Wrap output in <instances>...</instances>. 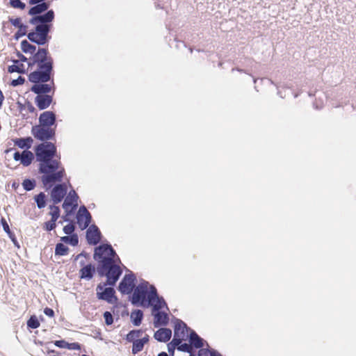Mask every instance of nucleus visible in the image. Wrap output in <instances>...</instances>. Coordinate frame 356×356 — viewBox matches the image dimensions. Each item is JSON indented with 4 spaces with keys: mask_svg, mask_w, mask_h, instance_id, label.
I'll return each instance as SVG.
<instances>
[{
    "mask_svg": "<svg viewBox=\"0 0 356 356\" xmlns=\"http://www.w3.org/2000/svg\"><path fill=\"white\" fill-rule=\"evenodd\" d=\"M53 58L44 48H38L36 54L29 58V67L37 65V70L29 75V81L35 83L31 90L38 95H47L51 90V86L46 83L51 79Z\"/></svg>",
    "mask_w": 356,
    "mask_h": 356,
    "instance_id": "1",
    "label": "nucleus"
},
{
    "mask_svg": "<svg viewBox=\"0 0 356 356\" xmlns=\"http://www.w3.org/2000/svg\"><path fill=\"white\" fill-rule=\"evenodd\" d=\"M60 162L56 159H50L40 162L39 172L43 174L41 181L44 186L56 182H60L65 175V169L60 168Z\"/></svg>",
    "mask_w": 356,
    "mask_h": 356,
    "instance_id": "2",
    "label": "nucleus"
},
{
    "mask_svg": "<svg viewBox=\"0 0 356 356\" xmlns=\"http://www.w3.org/2000/svg\"><path fill=\"white\" fill-rule=\"evenodd\" d=\"M115 263V261L110 262L109 260L105 259L104 264L97 268L99 275L106 277L107 280L104 283L109 286H114L122 273L120 267Z\"/></svg>",
    "mask_w": 356,
    "mask_h": 356,
    "instance_id": "3",
    "label": "nucleus"
},
{
    "mask_svg": "<svg viewBox=\"0 0 356 356\" xmlns=\"http://www.w3.org/2000/svg\"><path fill=\"white\" fill-rule=\"evenodd\" d=\"M150 284L148 282L143 280L134 289L132 297L131 304L134 306L146 307L148 302V294Z\"/></svg>",
    "mask_w": 356,
    "mask_h": 356,
    "instance_id": "4",
    "label": "nucleus"
},
{
    "mask_svg": "<svg viewBox=\"0 0 356 356\" xmlns=\"http://www.w3.org/2000/svg\"><path fill=\"white\" fill-rule=\"evenodd\" d=\"M35 30L27 34L28 39L38 45L46 44L50 39V26L35 24Z\"/></svg>",
    "mask_w": 356,
    "mask_h": 356,
    "instance_id": "5",
    "label": "nucleus"
},
{
    "mask_svg": "<svg viewBox=\"0 0 356 356\" xmlns=\"http://www.w3.org/2000/svg\"><path fill=\"white\" fill-rule=\"evenodd\" d=\"M35 152L37 161L40 162L53 159L56 153V147L51 142H44L37 145Z\"/></svg>",
    "mask_w": 356,
    "mask_h": 356,
    "instance_id": "6",
    "label": "nucleus"
},
{
    "mask_svg": "<svg viewBox=\"0 0 356 356\" xmlns=\"http://www.w3.org/2000/svg\"><path fill=\"white\" fill-rule=\"evenodd\" d=\"M115 257L119 260L115 251L111 245H100L95 250L94 259L99 261V265L103 264L105 259L109 260L110 262L115 261Z\"/></svg>",
    "mask_w": 356,
    "mask_h": 356,
    "instance_id": "7",
    "label": "nucleus"
},
{
    "mask_svg": "<svg viewBox=\"0 0 356 356\" xmlns=\"http://www.w3.org/2000/svg\"><path fill=\"white\" fill-rule=\"evenodd\" d=\"M31 134L37 140L44 143L54 138L56 131L52 127L39 124L32 127Z\"/></svg>",
    "mask_w": 356,
    "mask_h": 356,
    "instance_id": "8",
    "label": "nucleus"
},
{
    "mask_svg": "<svg viewBox=\"0 0 356 356\" xmlns=\"http://www.w3.org/2000/svg\"><path fill=\"white\" fill-rule=\"evenodd\" d=\"M107 285L104 282L97 286V298L110 304L115 303L118 301V298L115 296V291L113 287H106Z\"/></svg>",
    "mask_w": 356,
    "mask_h": 356,
    "instance_id": "9",
    "label": "nucleus"
},
{
    "mask_svg": "<svg viewBox=\"0 0 356 356\" xmlns=\"http://www.w3.org/2000/svg\"><path fill=\"white\" fill-rule=\"evenodd\" d=\"M152 307V312H160L167 305L163 297L158 295L157 290L154 286H150L148 294V302L146 307Z\"/></svg>",
    "mask_w": 356,
    "mask_h": 356,
    "instance_id": "10",
    "label": "nucleus"
},
{
    "mask_svg": "<svg viewBox=\"0 0 356 356\" xmlns=\"http://www.w3.org/2000/svg\"><path fill=\"white\" fill-rule=\"evenodd\" d=\"M192 330L186 324L180 319H175L174 327V338L173 343H179L180 340L187 339L189 334Z\"/></svg>",
    "mask_w": 356,
    "mask_h": 356,
    "instance_id": "11",
    "label": "nucleus"
},
{
    "mask_svg": "<svg viewBox=\"0 0 356 356\" xmlns=\"http://www.w3.org/2000/svg\"><path fill=\"white\" fill-rule=\"evenodd\" d=\"M135 281L136 276L131 271H129V273L126 274L120 281L118 290L122 294H130L135 287Z\"/></svg>",
    "mask_w": 356,
    "mask_h": 356,
    "instance_id": "12",
    "label": "nucleus"
},
{
    "mask_svg": "<svg viewBox=\"0 0 356 356\" xmlns=\"http://www.w3.org/2000/svg\"><path fill=\"white\" fill-rule=\"evenodd\" d=\"M54 19V12L53 10H47V13L42 15H36L35 17H32L30 19L29 22L31 24H38V25H47L50 26V29L51 28V22Z\"/></svg>",
    "mask_w": 356,
    "mask_h": 356,
    "instance_id": "13",
    "label": "nucleus"
},
{
    "mask_svg": "<svg viewBox=\"0 0 356 356\" xmlns=\"http://www.w3.org/2000/svg\"><path fill=\"white\" fill-rule=\"evenodd\" d=\"M76 220L81 229H86L91 222L92 216L85 206H81L76 214Z\"/></svg>",
    "mask_w": 356,
    "mask_h": 356,
    "instance_id": "14",
    "label": "nucleus"
},
{
    "mask_svg": "<svg viewBox=\"0 0 356 356\" xmlns=\"http://www.w3.org/2000/svg\"><path fill=\"white\" fill-rule=\"evenodd\" d=\"M86 239L90 245H95L101 240V232L99 228L92 225L88 229L86 232Z\"/></svg>",
    "mask_w": 356,
    "mask_h": 356,
    "instance_id": "15",
    "label": "nucleus"
},
{
    "mask_svg": "<svg viewBox=\"0 0 356 356\" xmlns=\"http://www.w3.org/2000/svg\"><path fill=\"white\" fill-rule=\"evenodd\" d=\"M67 193V188L65 184L56 185L51 193V197L54 204H58L62 201Z\"/></svg>",
    "mask_w": 356,
    "mask_h": 356,
    "instance_id": "16",
    "label": "nucleus"
},
{
    "mask_svg": "<svg viewBox=\"0 0 356 356\" xmlns=\"http://www.w3.org/2000/svg\"><path fill=\"white\" fill-rule=\"evenodd\" d=\"M79 196L75 191L72 190L69 192L63 204V208L67 211L70 207H72L71 211L75 210L78 207Z\"/></svg>",
    "mask_w": 356,
    "mask_h": 356,
    "instance_id": "17",
    "label": "nucleus"
},
{
    "mask_svg": "<svg viewBox=\"0 0 356 356\" xmlns=\"http://www.w3.org/2000/svg\"><path fill=\"white\" fill-rule=\"evenodd\" d=\"M56 121V114L52 111H44L39 117V124L51 127Z\"/></svg>",
    "mask_w": 356,
    "mask_h": 356,
    "instance_id": "18",
    "label": "nucleus"
},
{
    "mask_svg": "<svg viewBox=\"0 0 356 356\" xmlns=\"http://www.w3.org/2000/svg\"><path fill=\"white\" fill-rule=\"evenodd\" d=\"M152 315L154 317V325L155 327H159L160 326H165L168 325L169 318L166 313L161 312H152Z\"/></svg>",
    "mask_w": 356,
    "mask_h": 356,
    "instance_id": "19",
    "label": "nucleus"
},
{
    "mask_svg": "<svg viewBox=\"0 0 356 356\" xmlns=\"http://www.w3.org/2000/svg\"><path fill=\"white\" fill-rule=\"evenodd\" d=\"M52 102V97L49 95H37L35 103L40 110H44L49 106Z\"/></svg>",
    "mask_w": 356,
    "mask_h": 356,
    "instance_id": "20",
    "label": "nucleus"
},
{
    "mask_svg": "<svg viewBox=\"0 0 356 356\" xmlns=\"http://www.w3.org/2000/svg\"><path fill=\"white\" fill-rule=\"evenodd\" d=\"M187 339H188L190 345L195 348H201L204 346V339L194 330H191Z\"/></svg>",
    "mask_w": 356,
    "mask_h": 356,
    "instance_id": "21",
    "label": "nucleus"
},
{
    "mask_svg": "<svg viewBox=\"0 0 356 356\" xmlns=\"http://www.w3.org/2000/svg\"><path fill=\"white\" fill-rule=\"evenodd\" d=\"M172 336V331L169 328H161L154 333V338L160 342H166L170 340Z\"/></svg>",
    "mask_w": 356,
    "mask_h": 356,
    "instance_id": "22",
    "label": "nucleus"
},
{
    "mask_svg": "<svg viewBox=\"0 0 356 356\" xmlns=\"http://www.w3.org/2000/svg\"><path fill=\"white\" fill-rule=\"evenodd\" d=\"M14 145L21 149H26L28 150L32 146L33 140L31 137L28 136L26 138H17L13 140Z\"/></svg>",
    "mask_w": 356,
    "mask_h": 356,
    "instance_id": "23",
    "label": "nucleus"
},
{
    "mask_svg": "<svg viewBox=\"0 0 356 356\" xmlns=\"http://www.w3.org/2000/svg\"><path fill=\"white\" fill-rule=\"evenodd\" d=\"M95 272V268L92 264H87L81 268L79 270L80 278L90 280L93 277Z\"/></svg>",
    "mask_w": 356,
    "mask_h": 356,
    "instance_id": "24",
    "label": "nucleus"
},
{
    "mask_svg": "<svg viewBox=\"0 0 356 356\" xmlns=\"http://www.w3.org/2000/svg\"><path fill=\"white\" fill-rule=\"evenodd\" d=\"M49 3L48 2H42L41 3L35 5L31 7L29 10V15L35 17L36 15H40L42 13L45 12L49 8Z\"/></svg>",
    "mask_w": 356,
    "mask_h": 356,
    "instance_id": "25",
    "label": "nucleus"
},
{
    "mask_svg": "<svg viewBox=\"0 0 356 356\" xmlns=\"http://www.w3.org/2000/svg\"><path fill=\"white\" fill-rule=\"evenodd\" d=\"M148 341L149 336L147 334H146L142 339L134 341L133 342L132 353L135 355L140 352L143 349L144 345L147 343Z\"/></svg>",
    "mask_w": 356,
    "mask_h": 356,
    "instance_id": "26",
    "label": "nucleus"
},
{
    "mask_svg": "<svg viewBox=\"0 0 356 356\" xmlns=\"http://www.w3.org/2000/svg\"><path fill=\"white\" fill-rule=\"evenodd\" d=\"M12 61L14 63V64L8 66V72L9 73H13V72H17L19 74H25L26 73V70H25L24 64H22V63L19 64V60H13Z\"/></svg>",
    "mask_w": 356,
    "mask_h": 356,
    "instance_id": "27",
    "label": "nucleus"
},
{
    "mask_svg": "<svg viewBox=\"0 0 356 356\" xmlns=\"http://www.w3.org/2000/svg\"><path fill=\"white\" fill-rule=\"evenodd\" d=\"M54 344L59 348H67L69 350H79L80 345L78 343H68L64 340H58L54 342Z\"/></svg>",
    "mask_w": 356,
    "mask_h": 356,
    "instance_id": "28",
    "label": "nucleus"
},
{
    "mask_svg": "<svg viewBox=\"0 0 356 356\" xmlns=\"http://www.w3.org/2000/svg\"><path fill=\"white\" fill-rule=\"evenodd\" d=\"M143 318V312L140 309H135L131 314V319L133 324L139 326Z\"/></svg>",
    "mask_w": 356,
    "mask_h": 356,
    "instance_id": "29",
    "label": "nucleus"
},
{
    "mask_svg": "<svg viewBox=\"0 0 356 356\" xmlns=\"http://www.w3.org/2000/svg\"><path fill=\"white\" fill-rule=\"evenodd\" d=\"M34 159L33 154L29 150H24L22 152V159L20 163L24 166H29L33 161Z\"/></svg>",
    "mask_w": 356,
    "mask_h": 356,
    "instance_id": "30",
    "label": "nucleus"
},
{
    "mask_svg": "<svg viewBox=\"0 0 356 356\" xmlns=\"http://www.w3.org/2000/svg\"><path fill=\"white\" fill-rule=\"evenodd\" d=\"M21 48L23 52L26 54H31L33 56L36 54L35 53L36 50V47L30 44L26 40H24L21 42Z\"/></svg>",
    "mask_w": 356,
    "mask_h": 356,
    "instance_id": "31",
    "label": "nucleus"
},
{
    "mask_svg": "<svg viewBox=\"0 0 356 356\" xmlns=\"http://www.w3.org/2000/svg\"><path fill=\"white\" fill-rule=\"evenodd\" d=\"M60 241L65 243L70 244L72 246H76L78 245L79 238H78L77 234H72V235L62 236L60 238Z\"/></svg>",
    "mask_w": 356,
    "mask_h": 356,
    "instance_id": "32",
    "label": "nucleus"
},
{
    "mask_svg": "<svg viewBox=\"0 0 356 356\" xmlns=\"http://www.w3.org/2000/svg\"><path fill=\"white\" fill-rule=\"evenodd\" d=\"M34 200L37 204L38 209H42L46 206V195L43 192H40L39 194L34 197Z\"/></svg>",
    "mask_w": 356,
    "mask_h": 356,
    "instance_id": "33",
    "label": "nucleus"
},
{
    "mask_svg": "<svg viewBox=\"0 0 356 356\" xmlns=\"http://www.w3.org/2000/svg\"><path fill=\"white\" fill-rule=\"evenodd\" d=\"M69 248L62 243H58L56 245L55 254L58 256H64L67 254Z\"/></svg>",
    "mask_w": 356,
    "mask_h": 356,
    "instance_id": "34",
    "label": "nucleus"
},
{
    "mask_svg": "<svg viewBox=\"0 0 356 356\" xmlns=\"http://www.w3.org/2000/svg\"><path fill=\"white\" fill-rule=\"evenodd\" d=\"M142 334V331L138 330H131L130 331L127 337H126V339L129 341V342H134V341H136L138 340L140 336Z\"/></svg>",
    "mask_w": 356,
    "mask_h": 356,
    "instance_id": "35",
    "label": "nucleus"
},
{
    "mask_svg": "<svg viewBox=\"0 0 356 356\" xmlns=\"http://www.w3.org/2000/svg\"><path fill=\"white\" fill-rule=\"evenodd\" d=\"M22 186L25 191H30L35 187V181L34 179H26L23 181Z\"/></svg>",
    "mask_w": 356,
    "mask_h": 356,
    "instance_id": "36",
    "label": "nucleus"
},
{
    "mask_svg": "<svg viewBox=\"0 0 356 356\" xmlns=\"http://www.w3.org/2000/svg\"><path fill=\"white\" fill-rule=\"evenodd\" d=\"M183 340H180L179 343H174L175 346H177V348L179 351L186 352V353H191V346L190 343H182Z\"/></svg>",
    "mask_w": 356,
    "mask_h": 356,
    "instance_id": "37",
    "label": "nucleus"
},
{
    "mask_svg": "<svg viewBox=\"0 0 356 356\" xmlns=\"http://www.w3.org/2000/svg\"><path fill=\"white\" fill-rule=\"evenodd\" d=\"M40 322L35 316H31L27 321V326L31 329L38 328L40 326Z\"/></svg>",
    "mask_w": 356,
    "mask_h": 356,
    "instance_id": "38",
    "label": "nucleus"
},
{
    "mask_svg": "<svg viewBox=\"0 0 356 356\" xmlns=\"http://www.w3.org/2000/svg\"><path fill=\"white\" fill-rule=\"evenodd\" d=\"M49 209L51 211L49 212V214L51 216L52 220H57L58 218L60 216V209L58 207L55 205H51L49 206Z\"/></svg>",
    "mask_w": 356,
    "mask_h": 356,
    "instance_id": "39",
    "label": "nucleus"
},
{
    "mask_svg": "<svg viewBox=\"0 0 356 356\" xmlns=\"http://www.w3.org/2000/svg\"><path fill=\"white\" fill-rule=\"evenodd\" d=\"M27 29L28 26L26 25H23L18 28V31L15 33V37L16 39H18L22 36L27 35Z\"/></svg>",
    "mask_w": 356,
    "mask_h": 356,
    "instance_id": "40",
    "label": "nucleus"
},
{
    "mask_svg": "<svg viewBox=\"0 0 356 356\" xmlns=\"http://www.w3.org/2000/svg\"><path fill=\"white\" fill-rule=\"evenodd\" d=\"M8 20L13 26H14L15 27H16L17 29L19 27L24 25V24L22 23V19L20 17H17V18L14 19L13 17H9Z\"/></svg>",
    "mask_w": 356,
    "mask_h": 356,
    "instance_id": "41",
    "label": "nucleus"
},
{
    "mask_svg": "<svg viewBox=\"0 0 356 356\" xmlns=\"http://www.w3.org/2000/svg\"><path fill=\"white\" fill-rule=\"evenodd\" d=\"M75 226L73 223H69L67 225L64 226L63 232L65 234L67 235H72V233L74 232Z\"/></svg>",
    "mask_w": 356,
    "mask_h": 356,
    "instance_id": "42",
    "label": "nucleus"
},
{
    "mask_svg": "<svg viewBox=\"0 0 356 356\" xmlns=\"http://www.w3.org/2000/svg\"><path fill=\"white\" fill-rule=\"evenodd\" d=\"M104 318L107 325H110L113 323V317L110 312H105L104 313Z\"/></svg>",
    "mask_w": 356,
    "mask_h": 356,
    "instance_id": "43",
    "label": "nucleus"
},
{
    "mask_svg": "<svg viewBox=\"0 0 356 356\" xmlns=\"http://www.w3.org/2000/svg\"><path fill=\"white\" fill-rule=\"evenodd\" d=\"M56 220L51 219V220L47 221L44 223V228L47 231H51L55 229L56 225Z\"/></svg>",
    "mask_w": 356,
    "mask_h": 356,
    "instance_id": "44",
    "label": "nucleus"
},
{
    "mask_svg": "<svg viewBox=\"0 0 356 356\" xmlns=\"http://www.w3.org/2000/svg\"><path fill=\"white\" fill-rule=\"evenodd\" d=\"M25 81V79L21 76H18L17 79H13L12 81H11V85L14 87L15 86H19V85H22Z\"/></svg>",
    "mask_w": 356,
    "mask_h": 356,
    "instance_id": "45",
    "label": "nucleus"
},
{
    "mask_svg": "<svg viewBox=\"0 0 356 356\" xmlns=\"http://www.w3.org/2000/svg\"><path fill=\"white\" fill-rule=\"evenodd\" d=\"M211 356V350L206 348H201L198 352V356Z\"/></svg>",
    "mask_w": 356,
    "mask_h": 356,
    "instance_id": "46",
    "label": "nucleus"
},
{
    "mask_svg": "<svg viewBox=\"0 0 356 356\" xmlns=\"http://www.w3.org/2000/svg\"><path fill=\"white\" fill-rule=\"evenodd\" d=\"M175 348H177V346L173 344V340H172V341L168 344V350L172 355H174Z\"/></svg>",
    "mask_w": 356,
    "mask_h": 356,
    "instance_id": "47",
    "label": "nucleus"
},
{
    "mask_svg": "<svg viewBox=\"0 0 356 356\" xmlns=\"http://www.w3.org/2000/svg\"><path fill=\"white\" fill-rule=\"evenodd\" d=\"M1 224H2V226H3V230L6 232L9 233L10 232L9 225L7 223L6 219L3 218H1Z\"/></svg>",
    "mask_w": 356,
    "mask_h": 356,
    "instance_id": "48",
    "label": "nucleus"
},
{
    "mask_svg": "<svg viewBox=\"0 0 356 356\" xmlns=\"http://www.w3.org/2000/svg\"><path fill=\"white\" fill-rule=\"evenodd\" d=\"M44 313L45 315L49 316V317H53L54 315V312L52 309L51 308H49V307H46L44 309Z\"/></svg>",
    "mask_w": 356,
    "mask_h": 356,
    "instance_id": "49",
    "label": "nucleus"
},
{
    "mask_svg": "<svg viewBox=\"0 0 356 356\" xmlns=\"http://www.w3.org/2000/svg\"><path fill=\"white\" fill-rule=\"evenodd\" d=\"M22 152L20 153L19 152H15L13 155V159L16 161H20L22 159Z\"/></svg>",
    "mask_w": 356,
    "mask_h": 356,
    "instance_id": "50",
    "label": "nucleus"
},
{
    "mask_svg": "<svg viewBox=\"0 0 356 356\" xmlns=\"http://www.w3.org/2000/svg\"><path fill=\"white\" fill-rule=\"evenodd\" d=\"M17 56L19 58V61L26 62L28 60V58L20 52H17Z\"/></svg>",
    "mask_w": 356,
    "mask_h": 356,
    "instance_id": "51",
    "label": "nucleus"
},
{
    "mask_svg": "<svg viewBox=\"0 0 356 356\" xmlns=\"http://www.w3.org/2000/svg\"><path fill=\"white\" fill-rule=\"evenodd\" d=\"M20 1V0H10V4L13 8H15Z\"/></svg>",
    "mask_w": 356,
    "mask_h": 356,
    "instance_id": "52",
    "label": "nucleus"
},
{
    "mask_svg": "<svg viewBox=\"0 0 356 356\" xmlns=\"http://www.w3.org/2000/svg\"><path fill=\"white\" fill-rule=\"evenodd\" d=\"M27 108L30 113H33L35 111V107L29 102L27 104Z\"/></svg>",
    "mask_w": 356,
    "mask_h": 356,
    "instance_id": "53",
    "label": "nucleus"
},
{
    "mask_svg": "<svg viewBox=\"0 0 356 356\" xmlns=\"http://www.w3.org/2000/svg\"><path fill=\"white\" fill-rule=\"evenodd\" d=\"M26 7V4L22 1L19 2V3L17 6L15 8H19L21 10H24Z\"/></svg>",
    "mask_w": 356,
    "mask_h": 356,
    "instance_id": "54",
    "label": "nucleus"
},
{
    "mask_svg": "<svg viewBox=\"0 0 356 356\" xmlns=\"http://www.w3.org/2000/svg\"><path fill=\"white\" fill-rule=\"evenodd\" d=\"M211 356H222L220 354H219L217 351L212 350H211Z\"/></svg>",
    "mask_w": 356,
    "mask_h": 356,
    "instance_id": "55",
    "label": "nucleus"
},
{
    "mask_svg": "<svg viewBox=\"0 0 356 356\" xmlns=\"http://www.w3.org/2000/svg\"><path fill=\"white\" fill-rule=\"evenodd\" d=\"M3 99H4V97L3 95V93L0 90V108H1V106H2V103H3Z\"/></svg>",
    "mask_w": 356,
    "mask_h": 356,
    "instance_id": "56",
    "label": "nucleus"
},
{
    "mask_svg": "<svg viewBox=\"0 0 356 356\" xmlns=\"http://www.w3.org/2000/svg\"><path fill=\"white\" fill-rule=\"evenodd\" d=\"M86 256V254L84 252H81L80 254H79L76 258H75V260H78L80 257H85Z\"/></svg>",
    "mask_w": 356,
    "mask_h": 356,
    "instance_id": "57",
    "label": "nucleus"
},
{
    "mask_svg": "<svg viewBox=\"0 0 356 356\" xmlns=\"http://www.w3.org/2000/svg\"><path fill=\"white\" fill-rule=\"evenodd\" d=\"M158 356H168V355L165 352H161L159 353Z\"/></svg>",
    "mask_w": 356,
    "mask_h": 356,
    "instance_id": "58",
    "label": "nucleus"
},
{
    "mask_svg": "<svg viewBox=\"0 0 356 356\" xmlns=\"http://www.w3.org/2000/svg\"><path fill=\"white\" fill-rule=\"evenodd\" d=\"M79 264H80V266H81L82 268H83L84 266H86V265H85V261H84V260H81V261H80Z\"/></svg>",
    "mask_w": 356,
    "mask_h": 356,
    "instance_id": "59",
    "label": "nucleus"
},
{
    "mask_svg": "<svg viewBox=\"0 0 356 356\" xmlns=\"http://www.w3.org/2000/svg\"><path fill=\"white\" fill-rule=\"evenodd\" d=\"M82 356H89V355H82Z\"/></svg>",
    "mask_w": 356,
    "mask_h": 356,
    "instance_id": "60",
    "label": "nucleus"
},
{
    "mask_svg": "<svg viewBox=\"0 0 356 356\" xmlns=\"http://www.w3.org/2000/svg\"><path fill=\"white\" fill-rule=\"evenodd\" d=\"M190 356H193V355H191Z\"/></svg>",
    "mask_w": 356,
    "mask_h": 356,
    "instance_id": "61",
    "label": "nucleus"
}]
</instances>
